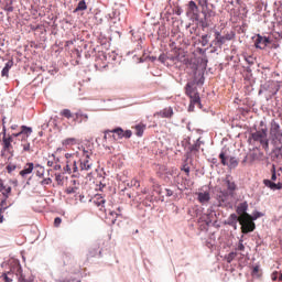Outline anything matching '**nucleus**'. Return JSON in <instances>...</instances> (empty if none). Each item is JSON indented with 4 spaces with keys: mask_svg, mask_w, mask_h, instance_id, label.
I'll return each instance as SVG.
<instances>
[{
    "mask_svg": "<svg viewBox=\"0 0 282 282\" xmlns=\"http://www.w3.org/2000/svg\"><path fill=\"white\" fill-rule=\"evenodd\" d=\"M270 135L274 147H276V144H282L281 126L278 122L271 123Z\"/></svg>",
    "mask_w": 282,
    "mask_h": 282,
    "instance_id": "39448f33",
    "label": "nucleus"
},
{
    "mask_svg": "<svg viewBox=\"0 0 282 282\" xmlns=\"http://www.w3.org/2000/svg\"><path fill=\"white\" fill-rule=\"evenodd\" d=\"M84 10H87V2L85 0H80L74 12H84Z\"/></svg>",
    "mask_w": 282,
    "mask_h": 282,
    "instance_id": "a878e982",
    "label": "nucleus"
},
{
    "mask_svg": "<svg viewBox=\"0 0 282 282\" xmlns=\"http://www.w3.org/2000/svg\"><path fill=\"white\" fill-rule=\"evenodd\" d=\"M235 257H237V252H230L227 256V263H232V260L235 259Z\"/></svg>",
    "mask_w": 282,
    "mask_h": 282,
    "instance_id": "a19ab883",
    "label": "nucleus"
},
{
    "mask_svg": "<svg viewBox=\"0 0 282 282\" xmlns=\"http://www.w3.org/2000/svg\"><path fill=\"white\" fill-rule=\"evenodd\" d=\"M23 151H30V143H25L23 145Z\"/></svg>",
    "mask_w": 282,
    "mask_h": 282,
    "instance_id": "0e129e2a",
    "label": "nucleus"
},
{
    "mask_svg": "<svg viewBox=\"0 0 282 282\" xmlns=\"http://www.w3.org/2000/svg\"><path fill=\"white\" fill-rule=\"evenodd\" d=\"M239 224L241 226L243 235H248V232L254 231L256 226L252 221V216H250L249 214L239 216Z\"/></svg>",
    "mask_w": 282,
    "mask_h": 282,
    "instance_id": "20e7f679",
    "label": "nucleus"
},
{
    "mask_svg": "<svg viewBox=\"0 0 282 282\" xmlns=\"http://www.w3.org/2000/svg\"><path fill=\"white\" fill-rule=\"evenodd\" d=\"M269 43H270V39L258 35L254 41V47H257L258 50H265Z\"/></svg>",
    "mask_w": 282,
    "mask_h": 282,
    "instance_id": "9b49d317",
    "label": "nucleus"
},
{
    "mask_svg": "<svg viewBox=\"0 0 282 282\" xmlns=\"http://www.w3.org/2000/svg\"><path fill=\"white\" fill-rule=\"evenodd\" d=\"M208 17H215V11L209 10L205 13V19H208Z\"/></svg>",
    "mask_w": 282,
    "mask_h": 282,
    "instance_id": "864d4df0",
    "label": "nucleus"
},
{
    "mask_svg": "<svg viewBox=\"0 0 282 282\" xmlns=\"http://www.w3.org/2000/svg\"><path fill=\"white\" fill-rule=\"evenodd\" d=\"M271 281H282V273H281V271H273L271 273Z\"/></svg>",
    "mask_w": 282,
    "mask_h": 282,
    "instance_id": "c85d7f7f",
    "label": "nucleus"
},
{
    "mask_svg": "<svg viewBox=\"0 0 282 282\" xmlns=\"http://www.w3.org/2000/svg\"><path fill=\"white\" fill-rule=\"evenodd\" d=\"M263 184H264V186H268V188H281V187H279L275 183H273L270 180H264Z\"/></svg>",
    "mask_w": 282,
    "mask_h": 282,
    "instance_id": "2f4dec72",
    "label": "nucleus"
},
{
    "mask_svg": "<svg viewBox=\"0 0 282 282\" xmlns=\"http://www.w3.org/2000/svg\"><path fill=\"white\" fill-rule=\"evenodd\" d=\"M61 224H63V219H61V217H56L54 219V226L55 228H58V226H61Z\"/></svg>",
    "mask_w": 282,
    "mask_h": 282,
    "instance_id": "a18cd8bd",
    "label": "nucleus"
},
{
    "mask_svg": "<svg viewBox=\"0 0 282 282\" xmlns=\"http://www.w3.org/2000/svg\"><path fill=\"white\" fill-rule=\"evenodd\" d=\"M34 169H36L37 177H43V175H45V167L41 166L40 164H36Z\"/></svg>",
    "mask_w": 282,
    "mask_h": 282,
    "instance_id": "c756f323",
    "label": "nucleus"
},
{
    "mask_svg": "<svg viewBox=\"0 0 282 282\" xmlns=\"http://www.w3.org/2000/svg\"><path fill=\"white\" fill-rule=\"evenodd\" d=\"M12 171H17V165L14 164L7 165V172L12 173Z\"/></svg>",
    "mask_w": 282,
    "mask_h": 282,
    "instance_id": "c03bdc74",
    "label": "nucleus"
},
{
    "mask_svg": "<svg viewBox=\"0 0 282 282\" xmlns=\"http://www.w3.org/2000/svg\"><path fill=\"white\" fill-rule=\"evenodd\" d=\"M72 183H73V186H68L65 189V193L67 195H74V193H76V191H78V187L76 186V184H77L76 180H73Z\"/></svg>",
    "mask_w": 282,
    "mask_h": 282,
    "instance_id": "b1692460",
    "label": "nucleus"
},
{
    "mask_svg": "<svg viewBox=\"0 0 282 282\" xmlns=\"http://www.w3.org/2000/svg\"><path fill=\"white\" fill-rule=\"evenodd\" d=\"M259 271H260L259 265H256V267L253 268V270H252V275H253V276H259Z\"/></svg>",
    "mask_w": 282,
    "mask_h": 282,
    "instance_id": "09e8293b",
    "label": "nucleus"
},
{
    "mask_svg": "<svg viewBox=\"0 0 282 282\" xmlns=\"http://www.w3.org/2000/svg\"><path fill=\"white\" fill-rule=\"evenodd\" d=\"M14 272L17 273V270H14V267H13V269L11 271L3 273L1 275V279H3V281H6V282L14 281Z\"/></svg>",
    "mask_w": 282,
    "mask_h": 282,
    "instance_id": "aec40b11",
    "label": "nucleus"
},
{
    "mask_svg": "<svg viewBox=\"0 0 282 282\" xmlns=\"http://www.w3.org/2000/svg\"><path fill=\"white\" fill-rule=\"evenodd\" d=\"M200 39H202L200 43H202L203 47H206V45H208V39H210V35L205 34V35H202Z\"/></svg>",
    "mask_w": 282,
    "mask_h": 282,
    "instance_id": "c9c22d12",
    "label": "nucleus"
},
{
    "mask_svg": "<svg viewBox=\"0 0 282 282\" xmlns=\"http://www.w3.org/2000/svg\"><path fill=\"white\" fill-rule=\"evenodd\" d=\"M105 202L106 200H105V198L102 196H100V195L96 196V199H95L96 206H102L105 204Z\"/></svg>",
    "mask_w": 282,
    "mask_h": 282,
    "instance_id": "f704fd0d",
    "label": "nucleus"
},
{
    "mask_svg": "<svg viewBox=\"0 0 282 282\" xmlns=\"http://www.w3.org/2000/svg\"><path fill=\"white\" fill-rule=\"evenodd\" d=\"M217 202L221 208H228L230 206V194L220 189L217 194Z\"/></svg>",
    "mask_w": 282,
    "mask_h": 282,
    "instance_id": "1a4fd4ad",
    "label": "nucleus"
},
{
    "mask_svg": "<svg viewBox=\"0 0 282 282\" xmlns=\"http://www.w3.org/2000/svg\"><path fill=\"white\" fill-rule=\"evenodd\" d=\"M94 152L89 149L79 148V151L76 152L77 155H82L79 159V171L83 173L84 171H91L94 163L91 162V155Z\"/></svg>",
    "mask_w": 282,
    "mask_h": 282,
    "instance_id": "7ed1b4c3",
    "label": "nucleus"
},
{
    "mask_svg": "<svg viewBox=\"0 0 282 282\" xmlns=\"http://www.w3.org/2000/svg\"><path fill=\"white\" fill-rule=\"evenodd\" d=\"M263 158H265L263 152H261L259 149H256L243 159L242 164H246V162H249V164H254V162H263Z\"/></svg>",
    "mask_w": 282,
    "mask_h": 282,
    "instance_id": "423d86ee",
    "label": "nucleus"
},
{
    "mask_svg": "<svg viewBox=\"0 0 282 282\" xmlns=\"http://www.w3.org/2000/svg\"><path fill=\"white\" fill-rule=\"evenodd\" d=\"M65 169H66V172H68L69 174L80 173V167L78 166V164L74 160L66 161V167Z\"/></svg>",
    "mask_w": 282,
    "mask_h": 282,
    "instance_id": "4468645a",
    "label": "nucleus"
},
{
    "mask_svg": "<svg viewBox=\"0 0 282 282\" xmlns=\"http://www.w3.org/2000/svg\"><path fill=\"white\" fill-rule=\"evenodd\" d=\"M19 128V126L18 124H13V126H11V129L14 131V130H17Z\"/></svg>",
    "mask_w": 282,
    "mask_h": 282,
    "instance_id": "338daca9",
    "label": "nucleus"
},
{
    "mask_svg": "<svg viewBox=\"0 0 282 282\" xmlns=\"http://www.w3.org/2000/svg\"><path fill=\"white\" fill-rule=\"evenodd\" d=\"M249 144H259L268 153L270 151V139H268V129L263 128L251 132L248 139Z\"/></svg>",
    "mask_w": 282,
    "mask_h": 282,
    "instance_id": "f257e3e1",
    "label": "nucleus"
},
{
    "mask_svg": "<svg viewBox=\"0 0 282 282\" xmlns=\"http://www.w3.org/2000/svg\"><path fill=\"white\" fill-rule=\"evenodd\" d=\"M174 61H177L178 63H183V65H186L192 72H197V64L193 62V59L186 57L184 53H178L175 57Z\"/></svg>",
    "mask_w": 282,
    "mask_h": 282,
    "instance_id": "6e6552de",
    "label": "nucleus"
},
{
    "mask_svg": "<svg viewBox=\"0 0 282 282\" xmlns=\"http://www.w3.org/2000/svg\"><path fill=\"white\" fill-rule=\"evenodd\" d=\"M9 193H12V187H7V188H6V193H3L6 199H8Z\"/></svg>",
    "mask_w": 282,
    "mask_h": 282,
    "instance_id": "5fc2aeb1",
    "label": "nucleus"
},
{
    "mask_svg": "<svg viewBox=\"0 0 282 282\" xmlns=\"http://www.w3.org/2000/svg\"><path fill=\"white\" fill-rule=\"evenodd\" d=\"M166 197H173V192L171 189H165Z\"/></svg>",
    "mask_w": 282,
    "mask_h": 282,
    "instance_id": "bf43d9fd",
    "label": "nucleus"
},
{
    "mask_svg": "<svg viewBox=\"0 0 282 282\" xmlns=\"http://www.w3.org/2000/svg\"><path fill=\"white\" fill-rule=\"evenodd\" d=\"M0 224H3V215H0Z\"/></svg>",
    "mask_w": 282,
    "mask_h": 282,
    "instance_id": "774afa93",
    "label": "nucleus"
},
{
    "mask_svg": "<svg viewBox=\"0 0 282 282\" xmlns=\"http://www.w3.org/2000/svg\"><path fill=\"white\" fill-rule=\"evenodd\" d=\"M225 36V42L226 41H232V39H235V32L230 31L229 33H227Z\"/></svg>",
    "mask_w": 282,
    "mask_h": 282,
    "instance_id": "ea45409f",
    "label": "nucleus"
},
{
    "mask_svg": "<svg viewBox=\"0 0 282 282\" xmlns=\"http://www.w3.org/2000/svg\"><path fill=\"white\" fill-rule=\"evenodd\" d=\"M182 171H184L188 175L191 173V167H188L187 165H184Z\"/></svg>",
    "mask_w": 282,
    "mask_h": 282,
    "instance_id": "4d7b16f0",
    "label": "nucleus"
},
{
    "mask_svg": "<svg viewBox=\"0 0 282 282\" xmlns=\"http://www.w3.org/2000/svg\"><path fill=\"white\" fill-rule=\"evenodd\" d=\"M65 158H66V160L68 162V160H73L72 158H74V154L66 153Z\"/></svg>",
    "mask_w": 282,
    "mask_h": 282,
    "instance_id": "680f3d73",
    "label": "nucleus"
},
{
    "mask_svg": "<svg viewBox=\"0 0 282 282\" xmlns=\"http://www.w3.org/2000/svg\"><path fill=\"white\" fill-rule=\"evenodd\" d=\"M158 116H160V118H173V108H164L163 110L158 112Z\"/></svg>",
    "mask_w": 282,
    "mask_h": 282,
    "instance_id": "6ab92c4d",
    "label": "nucleus"
},
{
    "mask_svg": "<svg viewBox=\"0 0 282 282\" xmlns=\"http://www.w3.org/2000/svg\"><path fill=\"white\" fill-rule=\"evenodd\" d=\"M237 250H239L240 252H243V250H246V246H243V240H239Z\"/></svg>",
    "mask_w": 282,
    "mask_h": 282,
    "instance_id": "49530a36",
    "label": "nucleus"
},
{
    "mask_svg": "<svg viewBox=\"0 0 282 282\" xmlns=\"http://www.w3.org/2000/svg\"><path fill=\"white\" fill-rule=\"evenodd\" d=\"M278 144H281V145L280 147L275 145V148L272 150V154H273V158H275V160H282V143H278Z\"/></svg>",
    "mask_w": 282,
    "mask_h": 282,
    "instance_id": "4be33fe9",
    "label": "nucleus"
},
{
    "mask_svg": "<svg viewBox=\"0 0 282 282\" xmlns=\"http://www.w3.org/2000/svg\"><path fill=\"white\" fill-rule=\"evenodd\" d=\"M214 43H215V45H219V46L225 45L226 39H225L224 35H220L219 37H217L216 40H214Z\"/></svg>",
    "mask_w": 282,
    "mask_h": 282,
    "instance_id": "72a5a7b5",
    "label": "nucleus"
},
{
    "mask_svg": "<svg viewBox=\"0 0 282 282\" xmlns=\"http://www.w3.org/2000/svg\"><path fill=\"white\" fill-rule=\"evenodd\" d=\"M197 195V202L202 204V206H207V204L210 202V192H198Z\"/></svg>",
    "mask_w": 282,
    "mask_h": 282,
    "instance_id": "ddd939ff",
    "label": "nucleus"
},
{
    "mask_svg": "<svg viewBox=\"0 0 282 282\" xmlns=\"http://www.w3.org/2000/svg\"><path fill=\"white\" fill-rule=\"evenodd\" d=\"M73 116H74V117H73V121H74V122H77L78 120H80L83 113L76 112V113H74Z\"/></svg>",
    "mask_w": 282,
    "mask_h": 282,
    "instance_id": "de8ad7c7",
    "label": "nucleus"
},
{
    "mask_svg": "<svg viewBox=\"0 0 282 282\" xmlns=\"http://www.w3.org/2000/svg\"><path fill=\"white\" fill-rule=\"evenodd\" d=\"M59 116H62L63 118H66V120H72V118H74V113L69 109L61 110Z\"/></svg>",
    "mask_w": 282,
    "mask_h": 282,
    "instance_id": "393cba45",
    "label": "nucleus"
},
{
    "mask_svg": "<svg viewBox=\"0 0 282 282\" xmlns=\"http://www.w3.org/2000/svg\"><path fill=\"white\" fill-rule=\"evenodd\" d=\"M219 160L223 166H228V169H237L239 166V161L235 156H226V152L219 154Z\"/></svg>",
    "mask_w": 282,
    "mask_h": 282,
    "instance_id": "0eeeda50",
    "label": "nucleus"
},
{
    "mask_svg": "<svg viewBox=\"0 0 282 282\" xmlns=\"http://www.w3.org/2000/svg\"><path fill=\"white\" fill-rule=\"evenodd\" d=\"M246 210H248V203H242L237 208V213H238V215H240V217H241V215H248V213H246Z\"/></svg>",
    "mask_w": 282,
    "mask_h": 282,
    "instance_id": "bb28decb",
    "label": "nucleus"
},
{
    "mask_svg": "<svg viewBox=\"0 0 282 282\" xmlns=\"http://www.w3.org/2000/svg\"><path fill=\"white\" fill-rule=\"evenodd\" d=\"M83 120H84V122H87V120H89V116L83 115L80 118V122H83Z\"/></svg>",
    "mask_w": 282,
    "mask_h": 282,
    "instance_id": "13d9d810",
    "label": "nucleus"
},
{
    "mask_svg": "<svg viewBox=\"0 0 282 282\" xmlns=\"http://www.w3.org/2000/svg\"><path fill=\"white\" fill-rule=\"evenodd\" d=\"M237 221H239L237 214H231L227 219L228 226H232L234 228H237Z\"/></svg>",
    "mask_w": 282,
    "mask_h": 282,
    "instance_id": "5701e85b",
    "label": "nucleus"
},
{
    "mask_svg": "<svg viewBox=\"0 0 282 282\" xmlns=\"http://www.w3.org/2000/svg\"><path fill=\"white\" fill-rule=\"evenodd\" d=\"M1 191H6V186H3V182L2 181H0V193H1Z\"/></svg>",
    "mask_w": 282,
    "mask_h": 282,
    "instance_id": "69168bd1",
    "label": "nucleus"
},
{
    "mask_svg": "<svg viewBox=\"0 0 282 282\" xmlns=\"http://www.w3.org/2000/svg\"><path fill=\"white\" fill-rule=\"evenodd\" d=\"M54 171H61V164H58V161L55 162L53 165Z\"/></svg>",
    "mask_w": 282,
    "mask_h": 282,
    "instance_id": "6e6d98bb",
    "label": "nucleus"
},
{
    "mask_svg": "<svg viewBox=\"0 0 282 282\" xmlns=\"http://www.w3.org/2000/svg\"><path fill=\"white\" fill-rule=\"evenodd\" d=\"M13 0H6L4 10L6 12H14V7H12Z\"/></svg>",
    "mask_w": 282,
    "mask_h": 282,
    "instance_id": "7c9ffc66",
    "label": "nucleus"
},
{
    "mask_svg": "<svg viewBox=\"0 0 282 282\" xmlns=\"http://www.w3.org/2000/svg\"><path fill=\"white\" fill-rule=\"evenodd\" d=\"M34 171V163H26L22 171H20L21 177H28Z\"/></svg>",
    "mask_w": 282,
    "mask_h": 282,
    "instance_id": "dca6fc26",
    "label": "nucleus"
},
{
    "mask_svg": "<svg viewBox=\"0 0 282 282\" xmlns=\"http://www.w3.org/2000/svg\"><path fill=\"white\" fill-rule=\"evenodd\" d=\"M50 184H52V178H50V177L44 178V180L42 181V185H43V186L50 185Z\"/></svg>",
    "mask_w": 282,
    "mask_h": 282,
    "instance_id": "603ef678",
    "label": "nucleus"
},
{
    "mask_svg": "<svg viewBox=\"0 0 282 282\" xmlns=\"http://www.w3.org/2000/svg\"><path fill=\"white\" fill-rule=\"evenodd\" d=\"M75 144H78V139L76 138H67L62 141V145L64 149H69L72 147H75Z\"/></svg>",
    "mask_w": 282,
    "mask_h": 282,
    "instance_id": "f3484780",
    "label": "nucleus"
},
{
    "mask_svg": "<svg viewBox=\"0 0 282 282\" xmlns=\"http://www.w3.org/2000/svg\"><path fill=\"white\" fill-rule=\"evenodd\" d=\"M188 8L192 12H197V3H195V1H189L188 2Z\"/></svg>",
    "mask_w": 282,
    "mask_h": 282,
    "instance_id": "58836bf2",
    "label": "nucleus"
},
{
    "mask_svg": "<svg viewBox=\"0 0 282 282\" xmlns=\"http://www.w3.org/2000/svg\"><path fill=\"white\" fill-rule=\"evenodd\" d=\"M145 129H147V124L144 123L137 124L134 127L135 135H138V138H142V135H144Z\"/></svg>",
    "mask_w": 282,
    "mask_h": 282,
    "instance_id": "412c9836",
    "label": "nucleus"
},
{
    "mask_svg": "<svg viewBox=\"0 0 282 282\" xmlns=\"http://www.w3.org/2000/svg\"><path fill=\"white\" fill-rule=\"evenodd\" d=\"M191 102L194 105H197L199 102V93H194L193 95H189Z\"/></svg>",
    "mask_w": 282,
    "mask_h": 282,
    "instance_id": "473e14b6",
    "label": "nucleus"
},
{
    "mask_svg": "<svg viewBox=\"0 0 282 282\" xmlns=\"http://www.w3.org/2000/svg\"><path fill=\"white\" fill-rule=\"evenodd\" d=\"M52 158H53V161H47V166H50V167H54L56 162H58V159H56V156H54V154H52Z\"/></svg>",
    "mask_w": 282,
    "mask_h": 282,
    "instance_id": "37998d69",
    "label": "nucleus"
},
{
    "mask_svg": "<svg viewBox=\"0 0 282 282\" xmlns=\"http://www.w3.org/2000/svg\"><path fill=\"white\" fill-rule=\"evenodd\" d=\"M225 184L227 186V191H229V195H232V193L237 191V184H235V182L230 180L229 176L225 178Z\"/></svg>",
    "mask_w": 282,
    "mask_h": 282,
    "instance_id": "a211bd4d",
    "label": "nucleus"
},
{
    "mask_svg": "<svg viewBox=\"0 0 282 282\" xmlns=\"http://www.w3.org/2000/svg\"><path fill=\"white\" fill-rule=\"evenodd\" d=\"M197 91H195V88L193 87V84L187 83L185 86V94L186 96L191 97L193 96V94H196Z\"/></svg>",
    "mask_w": 282,
    "mask_h": 282,
    "instance_id": "cd10ccee",
    "label": "nucleus"
},
{
    "mask_svg": "<svg viewBox=\"0 0 282 282\" xmlns=\"http://www.w3.org/2000/svg\"><path fill=\"white\" fill-rule=\"evenodd\" d=\"M221 36V33L219 31H215V40L219 39Z\"/></svg>",
    "mask_w": 282,
    "mask_h": 282,
    "instance_id": "e2e57ef3",
    "label": "nucleus"
},
{
    "mask_svg": "<svg viewBox=\"0 0 282 282\" xmlns=\"http://www.w3.org/2000/svg\"><path fill=\"white\" fill-rule=\"evenodd\" d=\"M131 185L134 186L135 188H140V181L134 178L131 181Z\"/></svg>",
    "mask_w": 282,
    "mask_h": 282,
    "instance_id": "8fccbe9b",
    "label": "nucleus"
},
{
    "mask_svg": "<svg viewBox=\"0 0 282 282\" xmlns=\"http://www.w3.org/2000/svg\"><path fill=\"white\" fill-rule=\"evenodd\" d=\"M271 173H272V175H271L272 182H276V165H274V164L272 165Z\"/></svg>",
    "mask_w": 282,
    "mask_h": 282,
    "instance_id": "4c0bfd02",
    "label": "nucleus"
},
{
    "mask_svg": "<svg viewBox=\"0 0 282 282\" xmlns=\"http://www.w3.org/2000/svg\"><path fill=\"white\" fill-rule=\"evenodd\" d=\"M2 131H3V138H2L3 151H12V142H13L12 138H20V135H24V138L28 139V138H30V135H32V128L26 127V126H22L20 132L13 133L10 137H6V126L4 124H3Z\"/></svg>",
    "mask_w": 282,
    "mask_h": 282,
    "instance_id": "f03ea898",
    "label": "nucleus"
},
{
    "mask_svg": "<svg viewBox=\"0 0 282 282\" xmlns=\"http://www.w3.org/2000/svg\"><path fill=\"white\" fill-rule=\"evenodd\" d=\"M245 61L248 63V65H254V59L252 58V56L245 57Z\"/></svg>",
    "mask_w": 282,
    "mask_h": 282,
    "instance_id": "3c124183",
    "label": "nucleus"
},
{
    "mask_svg": "<svg viewBox=\"0 0 282 282\" xmlns=\"http://www.w3.org/2000/svg\"><path fill=\"white\" fill-rule=\"evenodd\" d=\"M106 133H116V135H118V140H122V138H131V135H133V132H131V130H122V128H117L113 130H107Z\"/></svg>",
    "mask_w": 282,
    "mask_h": 282,
    "instance_id": "9d476101",
    "label": "nucleus"
},
{
    "mask_svg": "<svg viewBox=\"0 0 282 282\" xmlns=\"http://www.w3.org/2000/svg\"><path fill=\"white\" fill-rule=\"evenodd\" d=\"M13 65H14V62L12 61H8L6 63L4 67L1 70L2 78H6V79L10 78V69H12Z\"/></svg>",
    "mask_w": 282,
    "mask_h": 282,
    "instance_id": "2eb2a0df",
    "label": "nucleus"
},
{
    "mask_svg": "<svg viewBox=\"0 0 282 282\" xmlns=\"http://www.w3.org/2000/svg\"><path fill=\"white\" fill-rule=\"evenodd\" d=\"M65 180V176H63V174L61 173H56L55 174V182H57V184H63V181Z\"/></svg>",
    "mask_w": 282,
    "mask_h": 282,
    "instance_id": "e433bc0d",
    "label": "nucleus"
},
{
    "mask_svg": "<svg viewBox=\"0 0 282 282\" xmlns=\"http://www.w3.org/2000/svg\"><path fill=\"white\" fill-rule=\"evenodd\" d=\"M14 270L17 271L18 282H34V278H28L23 274V269H21V265H15Z\"/></svg>",
    "mask_w": 282,
    "mask_h": 282,
    "instance_id": "f8f14e48",
    "label": "nucleus"
},
{
    "mask_svg": "<svg viewBox=\"0 0 282 282\" xmlns=\"http://www.w3.org/2000/svg\"><path fill=\"white\" fill-rule=\"evenodd\" d=\"M6 208H8V200L7 198L2 199L0 202V210H6Z\"/></svg>",
    "mask_w": 282,
    "mask_h": 282,
    "instance_id": "79ce46f5",
    "label": "nucleus"
},
{
    "mask_svg": "<svg viewBox=\"0 0 282 282\" xmlns=\"http://www.w3.org/2000/svg\"><path fill=\"white\" fill-rule=\"evenodd\" d=\"M98 253V249H94L93 251L89 252L90 257H96Z\"/></svg>",
    "mask_w": 282,
    "mask_h": 282,
    "instance_id": "052dcab7",
    "label": "nucleus"
}]
</instances>
